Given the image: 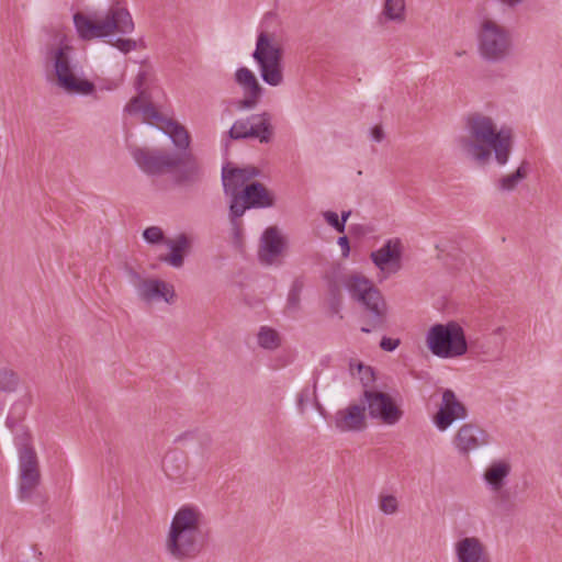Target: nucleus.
Instances as JSON below:
<instances>
[{"mask_svg":"<svg viewBox=\"0 0 562 562\" xmlns=\"http://www.w3.org/2000/svg\"><path fill=\"white\" fill-rule=\"evenodd\" d=\"M467 127L470 138H460L459 146L469 157L479 164H485L493 151L498 165L507 164L513 146L510 128L497 130L494 121L481 113L470 114L467 119Z\"/></svg>","mask_w":562,"mask_h":562,"instance_id":"1","label":"nucleus"},{"mask_svg":"<svg viewBox=\"0 0 562 562\" xmlns=\"http://www.w3.org/2000/svg\"><path fill=\"white\" fill-rule=\"evenodd\" d=\"M206 537L203 513L195 506L184 505L177 510L170 524L167 552L179 561L194 559L203 550Z\"/></svg>","mask_w":562,"mask_h":562,"instance_id":"2","label":"nucleus"},{"mask_svg":"<svg viewBox=\"0 0 562 562\" xmlns=\"http://www.w3.org/2000/svg\"><path fill=\"white\" fill-rule=\"evenodd\" d=\"M74 24L79 38L92 41L115 33L126 35L134 31V22L127 8L115 0L105 11L87 10L74 14Z\"/></svg>","mask_w":562,"mask_h":562,"instance_id":"3","label":"nucleus"},{"mask_svg":"<svg viewBox=\"0 0 562 562\" xmlns=\"http://www.w3.org/2000/svg\"><path fill=\"white\" fill-rule=\"evenodd\" d=\"M345 285L351 297L363 306L368 316L369 326H363L361 331L371 333L373 329L383 327L387 305L382 293L373 282L362 274L355 273L347 278Z\"/></svg>","mask_w":562,"mask_h":562,"instance_id":"4","label":"nucleus"},{"mask_svg":"<svg viewBox=\"0 0 562 562\" xmlns=\"http://www.w3.org/2000/svg\"><path fill=\"white\" fill-rule=\"evenodd\" d=\"M46 59L53 67L57 86L64 91L82 95L91 94L94 91L93 82L80 76V68L72 60L70 46L49 47Z\"/></svg>","mask_w":562,"mask_h":562,"instance_id":"5","label":"nucleus"},{"mask_svg":"<svg viewBox=\"0 0 562 562\" xmlns=\"http://www.w3.org/2000/svg\"><path fill=\"white\" fill-rule=\"evenodd\" d=\"M429 351L441 359H453L468 352L465 333L457 322L432 325L426 334Z\"/></svg>","mask_w":562,"mask_h":562,"instance_id":"6","label":"nucleus"},{"mask_svg":"<svg viewBox=\"0 0 562 562\" xmlns=\"http://www.w3.org/2000/svg\"><path fill=\"white\" fill-rule=\"evenodd\" d=\"M283 49L273 34L260 32L257 36L252 58L257 63L260 77L271 86L278 87L283 82L282 66Z\"/></svg>","mask_w":562,"mask_h":562,"instance_id":"7","label":"nucleus"},{"mask_svg":"<svg viewBox=\"0 0 562 562\" xmlns=\"http://www.w3.org/2000/svg\"><path fill=\"white\" fill-rule=\"evenodd\" d=\"M509 31L491 19H484L477 31V49L481 57L491 63L505 60L512 52Z\"/></svg>","mask_w":562,"mask_h":562,"instance_id":"8","label":"nucleus"},{"mask_svg":"<svg viewBox=\"0 0 562 562\" xmlns=\"http://www.w3.org/2000/svg\"><path fill=\"white\" fill-rule=\"evenodd\" d=\"M274 205L271 192L260 182H250L245 186L238 198L229 201V222L235 236L241 231L240 217L249 209H266Z\"/></svg>","mask_w":562,"mask_h":562,"instance_id":"9","label":"nucleus"},{"mask_svg":"<svg viewBox=\"0 0 562 562\" xmlns=\"http://www.w3.org/2000/svg\"><path fill=\"white\" fill-rule=\"evenodd\" d=\"M16 432V447L19 451L20 468V497L29 498L41 481L38 460L31 443V435L21 429Z\"/></svg>","mask_w":562,"mask_h":562,"instance_id":"10","label":"nucleus"},{"mask_svg":"<svg viewBox=\"0 0 562 562\" xmlns=\"http://www.w3.org/2000/svg\"><path fill=\"white\" fill-rule=\"evenodd\" d=\"M132 156L140 170L149 176L170 172L179 162L176 154L161 149L135 148Z\"/></svg>","mask_w":562,"mask_h":562,"instance_id":"11","label":"nucleus"},{"mask_svg":"<svg viewBox=\"0 0 562 562\" xmlns=\"http://www.w3.org/2000/svg\"><path fill=\"white\" fill-rule=\"evenodd\" d=\"M363 403L367 404L369 416L385 425H395L403 416V412L387 393L366 389Z\"/></svg>","mask_w":562,"mask_h":562,"instance_id":"12","label":"nucleus"},{"mask_svg":"<svg viewBox=\"0 0 562 562\" xmlns=\"http://www.w3.org/2000/svg\"><path fill=\"white\" fill-rule=\"evenodd\" d=\"M130 278L143 301L151 302L162 300L172 304L176 300V292L172 284L158 279H142L135 271H130Z\"/></svg>","mask_w":562,"mask_h":562,"instance_id":"13","label":"nucleus"},{"mask_svg":"<svg viewBox=\"0 0 562 562\" xmlns=\"http://www.w3.org/2000/svg\"><path fill=\"white\" fill-rule=\"evenodd\" d=\"M488 432L474 423H464L453 436L452 443L460 456L467 457L471 452L490 443Z\"/></svg>","mask_w":562,"mask_h":562,"instance_id":"14","label":"nucleus"},{"mask_svg":"<svg viewBox=\"0 0 562 562\" xmlns=\"http://www.w3.org/2000/svg\"><path fill=\"white\" fill-rule=\"evenodd\" d=\"M468 416L465 406L457 398L454 392L447 389L442 392L441 404L434 416V423L441 431L447 430L456 420Z\"/></svg>","mask_w":562,"mask_h":562,"instance_id":"15","label":"nucleus"},{"mask_svg":"<svg viewBox=\"0 0 562 562\" xmlns=\"http://www.w3.org/2000/svg\"><path fill=\"white\" fill-rule=\"evenodd\" d=\"M148 77L149 71L147 69H140L138 71L134 82V87L138 93L126 104L125 111L130 114L142 113L144 120H161V114L151 104L144 88Z\"/></svg>","mask_w":562,"mask_h":562,"instance_id":"16","label":"nucleus"},{"mask_svg":"<svg viewBox=\"0 0 562 562\" xmlns=\"http://www.w3.org/2000/svg\"><path fill=\"white\" fill-rule=\"evenodd\" d=\"M403 245L400 238L387 239L384 245L372 251L370 258L381 270L397 272L402 268Z\"/></svg>","mask_w":562,"mask_h":562,"instance_id":"17","label":"nucleus"},{"mask_svg":"<svg viewBox=\"0 0 562 562\" xmlns=\"http://www.w3.org/2000/svg\"><path fill=\"white\" fill-rule=\"evenodd\" d=\"M235 82L245 93V98L239 102V108L255 109L265 91L255 74L247 67H240L235 72Z\"/></svg>","mask_w":562,"mask_h":562,"instance_id":"18","label":"nucleus"},{"mask_svg":"<svg viewBox=\"0 0 562 562\" xmlns=\"http://www.w3.org/2000/svg\"><path fill=\"white\" fill-rule=\"evenodd\" d=\"M335 427L341 432L361 431L367 427L366 406L350 404L334 416Z\"/></svg>","mask_w":562,"mask_h":562,"instance_id":"19","label":"nucleus"},{"mask_svg":"<svg viewBox=\"0 0 562 562\" xmlns=\"http://www.w3.org/2000/svg\"><path fill=\"white\" fill-rule=\"evenodd\" d=\"M458 562H491L484 543L476 537H464L454 544Z\"/></svg>","mask_w":562,"mask_h":562,"instance_id":"20","label":"nucleus"},{"mask_svg":"<svg viewBox=\"0 0 562 562\" xmlns=\"http://www.w3.org/2000/svg\"><path fill=\"white\" fill-rule=\"evenodd\" d=\"M179 162L177 164L175 180L179 184H194L202 180L203 170L196 158L188 151L176 154Z\"/></svg>","mask_w":562,"mask_h":562,"instance_id":"21","label":"nucleus"},{"mask_svg":"<svg viewBox=\"0 0 562 562\" xmlns=\"http://www.w3.org/2000/svg\"><path fill=\"white\" fill-rule=\"evenodd\" d=\"M283 249V239L277 227L267 228L261 237L259 259L261 262L271 265L279 257Z\"/></svg>","mask_w":562,"mask_h":562,"instance_id":"22","label":"nucleus"},{"mask_svg":"<svg viewBox=\"0 0 562 562\" xmlns=\"http://www.w3.org/2000/svg\"><path fill=\"white\" fill-rule=\"evenodd\" d=\"M512 471V465L506 460H494L485 470L483 479L491 492H497L505 486Z\"/></svg>","mask_w":562,"mask_h":562,"instance_id":"23","label":"nucleus"},{"mask_svg":"<svg viewBox=\"0 0 562 562\" xmlns=\"http://www.w3.org/2000/svg\"><path fill=\"white\" fill-rule=\"evenodd\" d=\"M249 135L260 143H269L273 135L272 116L269 112L250 115Z\"/></svg>","mask_w":562,"mask_h":562,"instance_id":"24","label":"nucleus"},{"mask_svg":"<svg viewBox=\"0 0 562 562\" xmlns=\"http://www.w3.org/2000/svg\"><path fill=\"white\" fill-rule=\"evenodd\" d=\"M166 244L170 249V254L161 256L160 260L173 268H181L184 262L183 254L188 251L190 247L189 238L187 235L180 234L176 239L166 240Z\"/></svg>","mask_w":562,"mask_h":562,"instance_id":"25","label":"nucleus"},{"mask_svg":"<svg viewBox=\"0 0 562 562\" xmlns=\"http://www.w3.org/2000/svg\"><path fill=\"white\" fill-rule=\"evenodd\" d=\"M188 462L186 456L180 451L169 452L164 461L162 469L166 475L176 482H181L187 473Z\"/></svg>","mask_w":562,"mask_h":562,"instance_id":"26","label":"nucleus"},{"mask_svg":"<svg viewBox=\"0 0 562 562\" xmlns=\"http://www.w3.org/2000/svg\"><path fill=\"white\" fill-rule=\"evenodd\" d=\"M161 123L160 130L168 135L172 143L181 149H187L190 145V136L184 126L172 120H167L161 115V120H153Z\"/></svg>","mask_w":562,"mask_h":562,"instance_id":"27","label":"nucleus"},{"mask_svg":"<svg viewBox=\"0 0 562 562\" xmlns=\"http://www.w3.org/2000/svg\"><path fill=\"white\" fill-rule=\"evenodd\" d=\"M240 173L239 168L224 167L222 169L223 190L229 201L234 200L235 196L238 198L243 188L247 186Z\"/></svg>","mask_w":562,"mask_h":562,"instance_id":"28","label":"nucleus"},{"mask_svg":"<svg viewBox=\"0 0 562 562\" xmlns=\"http://www.w3.org/2000/svg\"><path fill=\"white\" fill-rule=\"evenodd\" d=\"M529 164L524 160L515 172L503 176L498 179L496 187L499 191L510 192L516 189L519 182L527 178Z\"/></svg>","mask_w":562,"mask_h":562,"instance_id":"29","label":"nucleus"},{"mask_svg":"<svg viewBox=\"0 0 562 562\" xmlns=\"http://www.w3.org/2000/svg\"><path fill=\"white\" fill-rule=\"evenodd\" d=\"M382 15L394 22H403L405 20V0H385Z\"/></svg>","mask_w":562,"mask_h":562,"instance_id":"30","label":"nucleus"},{"mask_svg":"<svg viewBox=\"0 0 562 562\" xmlns=\"http://www.w3.org/2000/svg\"><path fill=\"white\" fill-rule=\"evenodd\" d=\"M21 383L19 374L10 368H0V392L14 393Z\"/></svg>","mask_w":562,"mask_h":562,"instance_id":"31","label":"nucleus"},{"mask_svg":"<svg viewBox=\"0 0 562 562\" xmlns=\"http://www.w3.org/2000/svg\"><path fill=\"white\" fill-rule=\"evenodd\" d=\"M258 345L263 349L273 350L280 346L279 334L267 326H262L257 335Z\"/></svg>","mask_w":562,"mask_h":562,"instance_id":"32","label":"nucleus"},{"mask_svg":"<svg viewBox=\"0 0 562 562\" xmlns=\"http://www.w3.org/2000/svg\"><path fill=\"white\" fill-rule=\"evenodd\" d=\"M250 116L247 119H240L235 121L231 130L228 131L229 137L232 139H245L250 138L249 135V125H250Z\"/></svg>","mask_w":562,"mask_h":562,"instance_id":"33","label":"nucleus"},{"mask_svg":"<svg viewBox=\"0 0 562 562\" xmlns=\"http://www.w3.org/2000/svg\"><path fill=\"white\" fill-rule=\"evenodd\" d=\"M316 387H317V379H314L313 387H304L297 395V408L301 413H304L306 405L314 400L315 403L318 405L317 402V395H316Z\"/></svg>","mask_w":562,"mask_h":562,"instance_id":"34","label":"nucleus"},{"mask_svg":"<svg viewBox=\"0 0 562 562\" xmlns=\"http://www.w3.org/2000/svg\"><path fill=\"white\" fill-rule=\"evenodd\" d=\"M379 507L385 515H393L398 509V502L394 495H380Z\"/></svg>","mask_w":562,"mask_h":562,"instance_id":"35","label":"nucleus"},{"mask_svg":"<svg viewBox=\"0 0 562 562\" xmlns=\"http://www.w3.org/2000/svg\"><path fill=\"white\" fill-rule=\"evenodd\" d=\"M303 289V282L295 280L290 289L288 295V307L291 310H297L300 306L301 292Z\"/></svg>","mask_w":562,"mask_h":562,"instance_id":"36","label":"nucleus"},{"mask_svg":"<svg viewBox=\"0 0 562 562\" xmlns=\"http://www.w3.org/2000/svg\"><path fill=\"white\" fill-rule=\"evenodd\" d=\"M195 439L199 442L201 457L203 459H209L211 453V447L213 443V439L209 432H201L195 436Z\"/></svg>","mask_w":562,"mask_h":562,"instance_id":"37","label":"nucleus"},{"mask_svg":"<svg viewBox=\"0 0 562 562\" xmlns=\"http://www.w3.org/2000/svg\"><path fill=\"white\" fill-rule=\"evenodd\" d=\"M143 237L149 244H158L164 240L165 235L160 227L150 226L143 232Z\"/></svg>","mask_w":562,"mask_h":562,"instance_id":"38","label":"nucleus"},{"mask_svg":"<svg viewBox=\"0 0 562 562\" xmlns=\"http://www.w3.org/2000/svg\"><path fill=\"white\" fill-rule=\"evenodd\" d=\"M111 44L116 47L120 52L127 54L131 50L136 49L137 43L134 40L131 38H116L114 42H111Z\"/></svg>","mask_w":562,"mask_h":562,"instance_id":"39","label":"nucleus"},{"mask_svg":"<svg viewBox=\"0 0 562 562\" xmlns=\"http://www.w3.org/2000/svg\"><path fill=\"white\" fill-rule=\"evenodd\" d=\"M324 218L328 225L335 228L338 233L345 232L344 221H340L337 213L333 211H327L324 213Z\"/></svg>","mask_w":562,"mask_h":562,"instance_id":"40","label":"nucleus"},{"mask_svg":"<svg viewBox=\"0 0 562 562\" xmlns=\"http://www.w3.org/2000/svg\"><path fill=\"white\" fill-rule=\"evenodd\" d=\"M5 425L8 428L11 429L12 432H14V442L16 443V432L21 434L22 430H25L26 432H29V430L23 426V425H20L18 423L16 419H14L11 415H9L5 419Z\"/></svg>","mask_w":562,"mask_h":562,"instance_id":"41","label":"nucleus"},{"mask_svg":"<svg viewBox=\"0 0 562 562\" xmlns=\"http://www.w3.org/2000/svg\"><path fill=\"white\" fill-rule=\"evenodd\" d=\"M400 345L398 339H392L389 337H383L380 341V347L385 351H393Z\"/></svg>","mask_w":562,"mask_h":562,"instance_id":"42","label":"nucleus"},{"mask_svg":"<svg viewBox=\"0 0 562 562\" xmlns=\"http://www.w3.org/2000/svg\"><path fill=\"white\" fill-rule=\"evenodd\" d=\"M239 171H241L240 176L244 178L246 183L252 179L259 176V170L255 167H246V168H239Z\"/></svg>","mask_w":562,"mask_h":562,"instance_id":"43","label":"nucleus"},{"mask_svg":"<svg viewBox=\"0 0 562 562\" xmlns=\"http://www.w3.org/2000/svg\"><path fill=\"white\" fill-rule=\"evenodd\" d=\"M371 138L376 143H380L384 139V132L382 126L376 125L371 128Z\"/></svg>","mask_w":562,"mask_h":562,"instance_id":"44","label":"nucleus"},{"mask_svg":"<svg viewBox=\"0 0 562 562\" xmlns=\"http://www.w3.org/2000/svg\"><path fill=\"white\" fill-rule=\"evenodd\" d=\"M494 495H495V498L501 503V504H506L508 501H509V492L507 490H504V487L497 492H492Z\"/></svg>","mask_w":562,"mask_h":562,"instance_id":"45","label":"nucleus"},{"mask_svg":"<svg viewBox=\"0 0 562 562\" xmlns=\"http://www.w3.org/2000/svg\"><path fill=\"white\" fill-rule=\"evenodd\" d=\"M338 245L342 249V256L347 257L349 255V251H350V246H349L348 237L347 236L339 237L338 238Z\"/></svg>","mask_w":562,"mask_h":562,"instance_id":"46","label":"nucleus"},{"mask_svg":"<svg viewBox=\"0 0 562 562\" xmlns=\"http://www.w3.org/2000/svg\"><path fill=\"white\" fill-rule=\"evenodd\" d=\"M358 370H359V372H363L364 376L369 375L368 380H370V378L373 376V372H372V369L370 367H366L362 363H359L358 364Z\"/></svg>","mask_w":562,"mask_h":562,"instance_id":"47","label":"nucleus"},{"mask_svg":"<svg viewBox=\"0 0 562 562\" xmlns=\"http://www.w3.org/2000/svg\"><path fill=\"white\" fill-rule=\"evenodd\" d=\"M501 3L506 4L508 7H516L520 4L524 0H498Z\"/></svg>","mask_w":562,"mask_h":562,"instance_id":"48","label":"nucleus"},{"mask_svg":"<svg viewBox=\"0 0 562 562\" xmlns=\"http://www.w3.org/2000/svg\"><path fill=\"white\" fill-rule=\"evenodd\" d=\"M350 214H351V211H342L341 212L340 221H344V226L345 227H346V222L349 218Z\"/></svg>","mask_w":562,"mask_h":562,"instance_id":"49","label":"nucleus"},{"mask_svg":"<svg viewBox=\"0 0 562 562\" xmlns=\"http://www.w3.org/2000/svg\"><path fill=\"white\" fill-rule=\"evenodd\" d=\"M504 328L503 327H497L495 330H494V334L495 335H502Z\"/></svg>","mask_w":562,"mask_h":562,"instance_id":"50","label":"nucleus"},{"mask_svg":"<svg viewBox=\"0 0 562 562\" xmlns=\"http://www.w3.org/2000/svg\"><path fill=\"white\" fill-rule=\"evenodd\" d=\"M188 437H192L193 438V434H184V438H188Z\"/></svg>","mask_w":562,"mask_h":562,"instance_id":"51","label":"nucleus"}]
</instances>
